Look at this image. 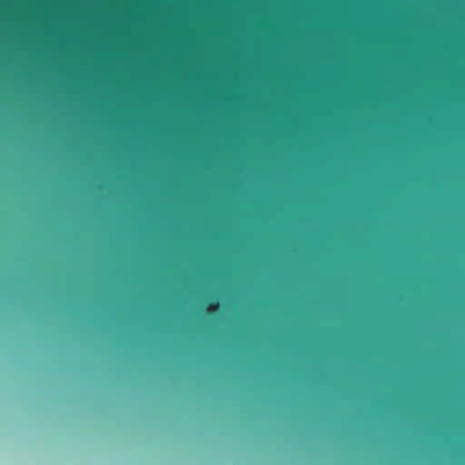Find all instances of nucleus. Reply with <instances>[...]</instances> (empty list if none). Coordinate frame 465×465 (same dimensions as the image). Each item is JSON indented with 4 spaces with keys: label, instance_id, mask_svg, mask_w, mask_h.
I'll return each instance as SVG.
<instances>
[{
    "label": "nucleus",
    "instance_id": "1",
    "mask_svg": "<svg viewBox=\"0 0 465 465\" xmlns=\"http://www.w3.org/2000/svg\"><path fill=\"white\" fill-rule=\"evenodd\" d=\"M218 307H219L218 302H211L208 306V310L210 312H214L218 309Z\"/></svg>",
    "mask_w": 465,
    "mask_h": 465
}]
</instances>
